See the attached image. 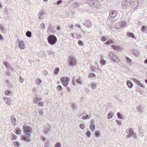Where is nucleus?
Segmentation results:
<instances>
[{"instance_id":"f257e3e1","label":"nucleus","mask_w":147,"mask_h":147,"mask_svg":"<svg viewBox=\"0 0 147 147\" xmlns=\"http://www.w3.org/2000/svg\"><path fill=\"white\" fill-rule=\"evenodd\" d=\"M24 131L25 133V136H22V139L27 142L30 141V135L32 131V128L29 126L25 125L23 126Z\"/></svg>"},{"instance_id":"f03ea898","label":"nucleus","mask_w":147,"mask_h":147,"mask_svg":"<svg viewBox=\"0 0 147 147\" xmlns=\"http://www.w3.org/2000/svg\"><path fill=\"white\" fill-rule=\"evenodd\" d=\"M109 57L115 63H118L120 61V60L118 57L115 54V53L113 51L109 52Z\"/></svg>"},{"instance_id":"7ed1b4c3","label":"nucleus","mask_w":147,"mask_h":147,"mask_svg":"<svg viewBox=\"0 0 147 147\" xmlns=\"http://www.w3.org/2000/svg\"><path fill=\"white\" fill-rule=\"evenodd\" d=\"M48 42L51 45H55L57 41V37L53 35H50L47 38Z\"/></svg>"},{"instance_id":"20e7f679","label":"nucleus","mask_w":147,"mask_h":147,"mask_svg":"<svg viewBox=\"0 0 147 147\" xmlns=\"http://www.w3.org/2000/svg\"><path fill=\"white\" fill-rule=\"evenodd\" d=\"M69 65V66H74L77 63L75 57L71 56L69 57L68 59Z\"/></svg>"},{"instance_id":"39448f33","label":"nucleus","mask_w":147,"mask_h":147,"mask_svg":"<svg viewBox=\"0 0 147 147\" xmlns=\"http://www.w3.org/2000/svg\"><path fill=\"white\" fill-rule=\"evenodd\" d=\"M126 132L127 134L126 136V137L128 138L135 135L133 129L132 128H128L126 130Z\"/></svg>"},{"instance_id":"423d86ee","label":"nucleus","mask_w":147,"mask_h":147,"mask_svg":"<svg viewBox=\"0 0 147 147\" xmlns=\"http://www.w3.org/2000/svg\"><path fill=\"white\" fill-rule=\"evenodd\" d=\"M61 81L63 86L66 87L68 85V82L70 80L69 78L66 77H61L60 78Z\"/></svg>"},{"instance_id":"0eeeda50","label":"nucleus","mask_w":147,"mask_h":147,"mask_svg":"<svg viewBox=\"0 0 147 147\" xmlns=\"http://www.w3.org/2000/svg\"><path fill=\"white\" fill-rule=\"evenodd\" d=\"M131 0H123L122 2L123 7L125 9L127 8L131 4Z\"/></svg>"},{"instance_id":"6e6552de","label":"nucleus","mask_w":147,"mask_h":147,"mask_svg":"<svg viewBox=\"0 0 147 147\" xmlns=\"http://www.w3.org/2000/svg\"><path fill=\"white\" fill-rule=\"evenodd\" d=\"M139 1L138 0H133V3H131L132 7L136 9H137L138 6Z\"/></svg>"},{"instance_id":"1a4fd4ad","label":"nucleus","mask_w":147,"mask_h":147,"mask_svg":"<svg viewBox=\"0 0 147 147\" xmlns=\"http://www.w3.org/2000/svg\"><path fill=\"white\" fill-rule=\"evenodd\" d=\"M117 14V11H111L109 12V16L113 18L115 17Z\"/></svg>"},{"instance_id":"9d476101","label":"nucleus","mask_w":147,"mask_h":147,"mask_svg":"<svg viewBox=\"0 0 147 147\" xmlns=\"http://www.w3.org/2000/svg\"><path fill=\"white\" fill-rule=\"evenodd\" d=\"M50 128L51 126L48 123L45 126V128L44 131V133L46 134H47L48 132L49 129Z\"/></svg>"},{"instance_id":"9b49d317","label":"nucleus","mask_w":147,"mask_h":147,"mask_svg":"<svg viewBox=\"0 0 147 147\" xmlns=\"http://www.w3.org/2000/svg\"><path fill=\"white\" fill-rule=\"evenodd\" d=\"M133 80L138 86H139L141 87H144L143 85L140 82V81L136 79L133 78Z\"/></svg>"},{"instance_id":"f8f14e48","label":"nucleus","mask_w":147,"mask_h":147,"mask_svg":"<svg viewBox=\"0 0 147 147\" xmlns=\"http://www.w3.org/2000/svg\"><path fill=\"white\" fill-rule=\"evenodd\" d=\"M38 16L40 20H42L45 18L43 16H45L44 12L43 11L39 13Z\"/></svg>"},{"instance_id":"ddd939ff","label":"nucleus","mask_w":147,"mask_h":147,"mask_svg":"<svg viewBox=\"0 0 147 147\" xmlns=\"http://www.w3.org/2000/svg\"><path fill=\"white\" fill-rule=\"evenodd\" d=\"M0 29L1 30L3 33H5L6 32L7 28L4 27L3 25L0 24Z\"/></svg>"},{"instance_id":"4468645a","label":"nucleus","mask_w":147,"mask_h":147,"mask_svg":"<svg viewBox=\"0 0 147 147\" xmlns=\"http://www.w3.org/2000/svg\"><path fill=\"white\" fill-rule=\"evenodd\" d=\"M19 47L21 49H24V44L22 41H20L19 42Z\"/></svg>"},{"instance_id":"2eb2a0df","label":"nucleus","mask_w":147,"mask_h":147,"mask_svg":"<svg viewBox=\"0 0 147 147\" xmlns=\"http://www.w3.org/2000/svg\"><path fill=\"white\" fill-rule=\"evenodd\" d=\"M129 37H131L133 38H135L136 39V38L134 36V34L131 32H128L126 34Z\"/></svg>"},{"instance_id":"dca6fc26","label":"nucleus","mask_w":147,"mask_h":147,"mask_svg":"<svg viewBox=\"0 0 147 147\" xmlns=\"http://www.w3.org/2000/svg\"><path fill=\"white\" fill-rule=\"evenodd\" d=\"M84 25L88 27H90L91 26V24L90 22L88 20L86 21L84 24Z\"/></svg>"},{"instance_id":"f3484780","label":"nucleus","mask_w":147,"mask_h":147,"mask_svg":"<svg viewBox=\"0 0 147 147\" xmlns=\"http://www.w3.org/2000/svg\"><path fill=\"white\" fill-rule=\"evenodd\" d=\"M5 102L6 104L10 106H12L13 105V104L12 103V102L11 100L9 99H7V100L5 101Z\"/></svg>"},{"instance_id":"a211bd4d","label":"nucleus","mask_w":147,"mask_h":147,"mask_svg":"<svg viewBox=\"0 0 147 147\" xmlns=\"http://www.w3.org/2000/svg\"><path fill=\"white\" fill-rule=\"evenodd\" d=\"M11 120L12 123L13 124V125H15L16 123V120L14 115H12V116L11 117Z\"/></svg>"},{"instance_id":"6ab92c4d","label":"nucleus","mask_w":147,"mask_h":147,"mask_svg":"<svg viewBox=\"0 0 147 147\" xmlns=\"http://www.w3.org/2000/svg\"><path fill=\"white\" fill-rule=\"evenodd\" d=\"M112 48L117 51H118L121 50L120 47L117 45H112Z\"/></svg>"},{"instance_id":"aec40b11","label":"nucleus","mask_w":147,"mask_h":147,"mask_svg":"<svg viewBox=\"0 0 147 147\" xmlns=\"http://www.w3.org/2000/svg\"><path fill=\"white\" fill-rule=\"evenodd\" d=\"M127 84L129 88H131L133 86V84L129 81H127Z\"/></svg>"},{"instance_id":"412c9836","label":"nucleus","mask_w":147,"mask_h":147,"mask_svg":"<svg viewBox=\"0 0 147 147\" xmlns=\"http://www.w3.org/2000/svg\"><path fill=\"white\" fill-rule=\"evenodd\" d=\"M137 109L140 113H142L143 112V109L142 107L138 106L137 107Z\"/></svg>"},{"instance_id":"4be33fe9","label":"nucleus","mask_w":147,"mask_h":147,"mask_svg":"<svg viewBox=\"0 0 147 147\" xmlns=\"http://www.w3.org/2000/svg\"><path fill=\"white\" fill-rule=\"evenodd\" d=\"M125 58L127 63H129V64H131V63L132 62L131 59L129 58L128 57H126Z\"/></svg>"},{"instance_id":"5701e85b","label":"nucleus","mask_w":147,"mask_h":147,"mask_svg":"<svg viewBox=\"0 0 147 147\" xmlns=\"http://www.w3.org/2000/svg\"><path fill=\"white\" fill-rule=\"evenodd\" d=\"M32 32L30 31H28L26 33V35L27 37L30 38L32 36Z\"/></svg>"},{"instance_id":"b1692460","label":"nucleus","mask_w":147,"mask_h":147,"mask_svg":"<svg viewBox=\"0 0 147 147\" xmlns=\"http://www.w3.org/2000/svg\"><path fill=\"white\" fill-rule=\"evenodd\" d=\"M113 116V112H110L108 115L107 118L108 119L112 118Z\"/></svg>"},{"instance_id":"393cba45","label":"nucleus","mask_w":147,"mask_h":147,"mask_svg":"<svg viewBox=\"0 0 147 147\" xmlns=\"http://www.w3.org/2000/svg\"><path fill=\"white\" fill-rule=\"evenodd\" d=\"M90 128L92 130L94 131L95 129V126L94 123L90 124Z\"/></svg>"},{"instance_id":"a878e982","label":"nucleus","mask_w":147,"mask_h":147,"mask_svg":"<svg viewBox=\"0 0 147 147\" xmlns=\"http://www.w3.org/2000/svg\"><path fill=\"white\" fill-rule=\"evenodd\" d=\"M15 131L17 134H19L21 133V130L18 128L15 129Z\"/></svg>"},{"instance_id":"bb28decb","label":"nucleus","mask_w":147,"mask_h":147,"mask_svg":"<svg viewBox=\"0 0 147 147\" xmlns=\"http://www.w3.org/2000/svg\"><path fill=\"white\" fill-rule=\"evenodd\" d=\"M60 71V69L58 68H56L54 70V73L55 74H57Z\"/></svg>"},{"instance_id":"cd10ccee","label":"nucleus","mask_w":147,"mask_h":147,"mask_svg":"<svg viewBox=\"0 0 147 147\" xmlns=\"http://www.w3.org/2000/svg\"><path fill=\"white\" fill-rule=\"evenodd\" d=\"M41 100V98L40 97H36L34 101L35 103H37L39 101Z\"/></svg>"},{"instance_id":"c85d7f7f","label":"nucleus","mask_w":147,"mask_h":147,"mask_svg":"<svg viewBox=\"0 0 147 147\" xmlns=\"http://www.w3.org/2000/svg\"><path fill=\"white\" fill-rule=\"evenodd\" d=\"M106 62V61L104 59H101L100 60V63L101 64L102 66L104 65Z\"/></svg>"},{"instance_id":"c756f323","label":"nucleus","mask_w":147,"mask_h":147,"mask_svg":"<svg viewBox=\"0 0 147 147\" xmlns=\"http://www.w3.org/2000/svg\"><path fill=\"white\" fill-rule=\"evenodd\" d=\"M76 82L78 84L81 85L82 84V80L80 79V78H79L77 79L76 81Z\"/></svg>"},{"instance_id":"7c9ffc66","label":"nucleus","mask_w":147,"mask_h":147,"mask_svg":"<svg viewBox=\"0 0 147 147\" xmlns=\"http://www.w3.org/2000/svg\"><path fill=\"white\" fill-rule=\"evenodd\" d=\"M3 64L8 69H9L10 68V67L9 66V65L7 62H4L3 63Z\"/></svg>"},{"instance_id":"2f4dec72","label":"nucleus","mask_w":147,"mask_h":147,"mask_svg":"<svg viewBox=\"0 0 147 147\" xmlns=\"http://www.w3.org/2000/svg\"><path fill=\"white\" fill-rule=\"evenodd\" d=\"M11 93V91L9 90H8L5 91V94L6 95L9 96V94Z\"/></svg>"},{"instance_id":"473e14b6","label":"nucleus","mask_w":147,"mask_h":147,"mask_svg":"<svg viewBox=\"0 0 147 147\" xmlns=\"http://www.w3.org/2000/svg\"><path fill=\"white\" fill-rule=\"evenodd\" d=\"M13 144L16 147H18L20 146V144L17 141L13 142Z\"/></svg>"},{"instance_id":"72a5a7b5","label":"nucleus","mask_w":147,"mask_h":147,"mask_svg":"<svg viewBox=\"0 0 147 147\" xmlns=\"http://www.w3.org/2000/svg\"><path fill=\"white\" fill-rule=\"evenodd\" d=\"M100 131H95V135L96 137H99L100 136Z\"/></svg>"},{"instance_id":"f704fd0d","label":"nucleus","mask_w":147,"mask_h":147,"mask_svg":"<svg viewBox=\"0 0 147 147\" xmlns=\"http://www.w3.org/2000/svg\"><path fill=\"white\" fill-rule=\"evenodd\" d=\"M117 115L118 118L120 119H122L123 118L122 116L121 115L120 113L119 112H117Z\"/></svg>"},{"instance_id":"c9c22d12","label":"nucleus","mask_w":147,"mask_h":147,"mask_svg":"<svg viewBox=\"0 0 147 147\" xmlns=\"http://www.w3.org/2000/svg\"><path fill=\"white\" fill-rule=\"evenodd\" d=\"M41 82V80L39 78H37L36 80V82L37 84L38 85H40Z\"/></svg>"},{"instance_id":"e433bc0d","label":"nucleus","mask_w":147,"mask_h":147,"mask_svg":"<svg viewBox=\"0 0 147 147\" xmlns=\"http://www.w3.org/2000/svg\"><path fill=\"white\" fill-rule=\"evenodd\" d=\"M91 133L90 131H88L86 133V136L88 137L89 138L90 137L91 135Z\"/></svg>"},{"instance_id":"4c0bfd02","label":"nucleus","mask_w":147,"mask_h":147,"mask_svg":"<svg viewBox=\"0 0 147 147\" xmlns=\"http://www.w3.org/2000/svg\"><path fill=\"white\" fill-rule=\"evenodd\" d=\"M48 30L52 32H54L55 31V30L53 28L52 26H49V27L48 28Z\"/></svg>"},{"instance_id":"58836bf2","label":"nucleus","mask_w":147,"mask_h":147,"mask_svg":"<svg viewBox=\"0 0 147 147\" xmlns=\"http://www.w3.org/2000/svg\"><path fill=\"white\" fill-rule=\"evenodd\" d=\"M132 53L135 55H137L138 54L137 51L135 50H132Z\"/></svg>"},{"instance_id":"ea45409f","label":"nucleus","mask_w":147,"mask_h":147,"mask_svg":"<svg viewBox=\"0 0 147 147\" xmlns=\"http://www.w3.org/2000/svg\"><path fill=\"white\" fill-rule=\"evenodd\" d=\"M5 73V74L6 76H10V73L8 70L6 71Z\"/></svg>"},{"instance_id":"a19ab883","label":"nucleus","mask_w":147,"mask_h":147,"mask_svg":"<svg viewBox=\"0 0 147 147\" xmlns=\"http://www.w3.org/2000/svg\"><path fill=\"white\" fill-rule=\"evenodd\" d=\"M91 86L93 89H94L96 88V84L92 83L91 84Z\"/></svg>"},{"instance_id":"79ce46f5","label":"nucleus","mask_w":147,"mask_h":147,"mask_svg":"<svg viewBox=\"0 0 147 147\" xmlns=\"http://www.w3.org/2000/svg\"><path fill=\"white\" fill-rule=\"evenodd\" d=\"M80 127L82 129H84L85 128V125L84 124L81 123L80 125Z\"/></svg>"},{"instance_id":"37998d69","label":"nucleus","mask_w":147,"mask_h":147,"mask_svg":"<svg viewBox=\"0 0 147 147\" xmlns=\"http://www.w3.org/2000/svg\"><path fill=\"white\" fill-rule=\"evenodd\" d=\"M126 24V22H122L121 23V27H125V26Z\"/></svg>"},{"instance_id":"c03bdc74","label":"nucleus","mask_w":147,"mask_h":147,"mask_svg":"<svg viewBox=\"0 0 147 147\" xmlns=\"http://www.w3.org/2000/svg\"><path fill=\"white\" fill-rule=\"evenodd\" d=\"M89 117V116L88 115H85L84 116H83L82 117V119H86L88 118Z\"/></svg>"},{"instance_id":"a18cd8bd","label":"nucleus","mask_w":147,"mask_h":147,"mask_svg":"<svg viewBox=\"0 0 147 147\" xmlns=\"http://www.w3.org/2000/svg\"><path fill=\"white\" fill-rule=\"evenodd\" d=\"M57 89L59 91H61L62 89V88L61 85H59L57 87Z\"/></svg>"},{"instance_id":"49530a36","label":"nucleus","mask_w":147,"mask_h":147,"mask_svg":"<svg viewBox=\"0 0 147 147\" xmlns=\"http://www.w3.org/2000/svg\"><path fill=\"white\" fill-rule=\"evenodd\" d=\"M62 2V0H59L57 2V5H60Z\"/></svg>"},{"instance_id":"de8ad7c7","label":"nucleus","mask_w":147,"mask_h":147,"mask_svg":"<svg viewBox=\"0 0 147 147\" xmlns=\"http://www.w3.org/2000/svg\"><path fill=\"white\" fill-rule=\"evenodd\" d=\"M55 147H60L61 144L59 142H57V143L55 145Z\"/></svg>"},{"instance_id":"09e8293b","label":"nucleus","mask_w":147,"mask_h":147,"mask_svg":"<svg viewBox=\"0 0 147 147\" xmlns=\"http://www.w3.org/2000/svg\"><path fill=\"white\" fill-rule=\"evenodd\" d=\"M12 140H16L17 139V136L14 135V134L12 135Z\"/></svg>"},{"instance_id":"8fccbe9b","label":"nucleus","mask_w":147,"mask_h":147,"mask_svg":"<svg viewBox=\"0 0 147 147\" xmlns=\"http://www.w3.org/2000/svg\"><path fill=\"white\" fill-rule=\"evenodd\" d=\"M116 121L118 124L119 125H122V123L120 121L118 120H116Z\"/></svg>"},{"instance_id":"3c124183","label":"nucleus","mask_w":147,"mask_h":147,"mask_svg":"<svg viewBox=\"0 0 147 147\" xmlns=\"http://www.w3.org/2000/svg\"><path fill=\"white\" fill-rule=\"evenodd\" d=\"M107 40V39L105 37V36H102V42L106 41Z\"/></svg>"},{"instance_id":"603ef678","label":"nucleus","mask_w":147,"mask_h":147,"mask_svg":"<svg viewBox=\"0 0 147 147\" xmlns=\"http://www.w3.org/2000/svg\"><path fill=\"white\" fill-rule=\"evenodd\" d=\"M78 43L79 45H83V43L81 40H79L78 41Z\"/></svg>"},{"instance_id":"864d4df0","label":"nucleus","mask_w":147,"mask_h":147,"mask_svg":"<svg viewBox=\"0 0 147 147\" xmlns=\"http://www.w3.org/2000/svg\"><path fill=\"white\" fill-rule=\"evenodd\" d=\"M95 74L93 73L90 74L89 75V77L90 78L95 77Z\"/></svg>"},{"instance_id":"5fc2aeb1","label":"nucleus","mask_w":147,"mask_h":147,"mask_svg":"<svg viewBox=\"0 0 147 147\" xmlns=\"http://www.w3.org/2000/svg\"><path fill=\"white\" fill-rule=\"evenodd\" d=\"M41 27L43 29H45V24L44 23H42L40 25Z\"/></svg>"},{"instance_id":"6e6d98bb","label":"nucleus","mask_w":147,"mask_h":147,"mask_svg":"<svg viewBox=\"0 0 147 147\" xmlns=\"http://www.w3.org/2000/svg\"><path fill=\"white\" fill-rule=\"evenodd\" d=\"M146 28V27L145 26H143L142 27V31H144L145 30V28Z\"/></svg>"},{"instance_id":"4d7b16f0","label":"nucleus","mask_w":147,"mask_h":147,"mask_svg":"<svg viewBox=\"0 0 147 147\" xmlns=\"http://www.w3.org/2000/svg\"><path fill=\"white\" fill-rule=\"evenodd\" d=\"M38 105L39 106H41V107H42L43 106V102H39L38 104Z\"/></svg>"},{"instance_id":"13d9d810","label":"nucleus","mask_w":147,"mask_h":147,"mask_svg":"<svg viewBox=\"0 0 147 147\" xmlns=\"http://www.w3.org/2000/svg\"><path fill=\"white\" fill-rule=\"evenodd\" d=\"M49 142L47 141V142L45 143V147H48L49 146Z\"/></svg>"},{"instance_id":"bf43d9fd","label":"nucleus","mask_w":147,"mask_h":147,"mask_svg":"<svg viewBox=\"0 0 147 147\" xmlns=\"http://www.w3.org/2000/svg\"><path fill=\"white\" fill-rule=\"evenodd\" d=\"M39 114L40 115H42L43 114V112L42 110H40L39 111Z\"/></svg>"},{"instance_id":"052dcab7","label":"nucleus","mask_w":147,"mask_h":147,"mask_svg":"<svg viewBox=\"0 0 147 147\" xmlns=\"http://www.w3.org/2000/svg\"><path fill=\"white\" fill-rule=\"evenodd\" d=\"M111 43V41L110 40H109V41H107V42H106L105 44L107 45H108Z\"/></svg>"},{"instance_id":"680f3d73","label":"nucleus","mask_w":147,"mask_h":147,"mask_svg":"<svg viewBox=\"0 0 147 147\" xmlns=\"http://www.w3.org/2000/svg\"><path fill=\"white\" fill-rule=\"evenodd\" d=\"M70 36L71 37L73 38H74V34L72 33H71L70 34Z\"/></svg>"},{"instance_id":"e2e57ef3","label":"nucleus","mask_w":147,"mask_h":147,"mask_svg":"<svg viewBox=\"0 0 147 147\" xmlns=\"http://www.w3.org/2000/svg\"><path fill=\"white\" fill-rule=\"evenodd\" d=\"M94 123V120L93 119H91L90 121V124Z\"/></svg>"},{"instance_id":"0e129e2a","label":"nucleus","mask_w":147,"mask_h":147,"mask_svg":"<svg viewBox=\"0 0 147 147\" xmlns=\"http://www.w3.org/2000/svg\"><path fill=\"white\" fill-rule=\"evenodd\" d=\"M97 70L98 71H100L101 72H102V70H101V69L99 67H98L97 68Z\"/></svg>"},{"instance_id":"69168bd1","label":"nucleus","mask_w":147,"mask_h":147,"mask_svg":"<svg viewBox=\"0 0 147 147\" xmlns=\"http://www.w3.org/2000/svg\"><path fill=\"white\" fill-rule=\"evenodd\" d=\"M61 28V27L60 26H57V30H59Z\"/></svg>"},{"instance_id":"338daca9","label":"nucleus","mask_w":147,"mask_h":147,"mask_svg":"<svg viewBox=\"0 0 147 147\" xmlns=\"http://www.w3.org/2000/svg\"><path fill=\"white\" fill-rule=\"evenodd\" d=\"M24 79L22 78L21 77H20V81L21 82H23Z\"/></svg>"},{"instance_id":"774afa93","label":"nucleus","mask_w":147,"mask_h":147,"mask_svg":"<svg viewBox=\"0 0 147 147\" xmlns=\"http://www.w3.org/2000/svg\"><path fill=\"white\" fill-rule=\"evenodd\" d=\"M72 107H73V109H76V107L75 106V105L74 104H72Z\"/></svg>"}]
</instances>
